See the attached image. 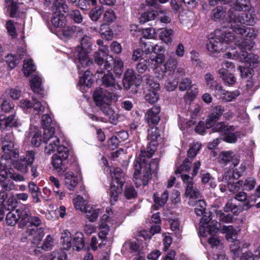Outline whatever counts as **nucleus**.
I'll return each mask as SVG.
<instances>
[{"label":"nucleus","mask_w":260,"mask_h":260,"mask_svg":"<svg viewBox=\"0 0 260 260\" xmlns=\"http://www.w3.org/2000/svg\"><path fill=\"white\" fill-rule=\"evenodd\" d=\"M91 45V38L84 36L81 40V46H77L73 52V57L79 72L83 71V69L93 63L92 61L88 58L87 51L90 48Z\"/></svg>","instance_id":"obj_2"},{"label":"nucleus","mask_w":260,"mask_h":260,"mask_svg":"<svg viewBox=\"0 0 260 260\" xmlns=\"http://www.w3.org/2000/svg\"><path fill=\"white\" fill-rule=\"evenodd\" d=\"M147 159L139 156L134 161V181L137 187L147 185L151 178V172L156 171L158 168V158L153 159L151 163H148Z\"/></svg>","instance_id":"obj_1"},{"label":"nucleus","mask_w":260,"mask_h":260,"mask_svg":"<svg viewBox=\"0 0 260 260\" xmlns=\"http://www.w3.org/2000/svg\"><path fill=\"white\" fill-rule=\"evenodd\" d=\"M229 11L233 9L234 12H239L242 10H246L249 9L250 6L249 0H237L236 2L231 6Z\"/></svg>","instance_id":"obj_35"},{"label":"nucleus","mask_w":260,"mask_h":260,"mask_svg":"<svg viewBox=\"0 0 260 260\" xmlns=\"http://www.w3.org/2000/svg\"><path fill=\"white\" fill-rule=\"evenodd\" d=\"M173 35L174 30L172 29H161L159 37L164 42L168 44L172 42Z\"/></svg>","instance_id":"obj_45"},{"label":"nucleus","mask_w":260,"mask_h":260,"mask_svg":"<svg viewBox=\"0 0 260 260\" xmlns=\"http://www.w3.org/2000/svg\"><path fill=\"white\" fill-rule=\"evenodd\" d=\"M191 165V162L188 158L185 159L183 164L175 171V174H181L183 172H188L190 169Z\"/></svg>","instance_id":"obj_60"},{"label":"nucleus","mask_w":260,"mask_h":260,"mask_svg":"<svg viewBox=\"0 0 260 260\" xmlns=\"http://www.w3.org/2000/svg\"><path fill=\"white\" fill-rule=\"evenodd\" d=\"M102 83L104 86L106 87H117L120 89V86L117 84L115 79L113 75L111 73L105 74L102 78Z\"/></svg>","instance_id":"obj_38"},{"label":"nucleus","mask_w":260,"mask_h":260,"mask_svg":"<svg viewBox=\"0 0 260 260\" xmlns=\"http://www.w3.org/2000/svg\"><path fill=\"white\" fill-rule=\"evenodd\" d=\"M42 79L37 75H34L30 79V87L34 92L40 94L43 90Z\"/></svg>","instance_id":"obj_33"},{"label":"nucleus","mask_w":260,"mask_h":260,"mask_svg":"<svg viewBox=\"0 0 260 260\" xmlns=\"http://www.w3.org/2000/svg\"><path fill=\"white\" fill-rule=\"evenodd\" d=\"M224 111V108L219 105L213 107L211 109V114L206 120V127L210 128L218 120Z\"/></svg>","instance_id":"obj_20"},{"label":"nucleus","mask_w":260,"mask_h":260,"mask_svg":"<svg viewBox=\"0 0 260 260\" xmlns=\"http://www.w3.org/2000/svg\"><path fill=\"white\" fill-rule=\"evenodd\" d=\"M238 50L234 48L235 51H238L240 54L243 53L244 52H247V51H250L253 47V43L251 40H245L242 41V42L237 45Z\"/></svg>","instance_id":"obj_47"},{"label":"nucleus","mask_w":260,"mask_h":260,"mask_svg":"<svg viewBox=\"0 0 260 260\" xmlns=\"http://www.w3.org/2000/svg\"><path fill=\"white\" fill-rule=\"evenodd\" d=\"M67 256L66 253L61 250L54 251L50 254L49 260H66Z\"/></svg>","instance_id":"obj_62"},{"label":"nucleus","mask_w":260,"mask_h":260,"mask_svg":"<svg viewBox=\"0 0 260 260\" xmlns=\"http://www.w3.org/2000/svg\"><path fill=\"white\" fill-rule=\"evenodd\" d=\"M36 70V66L31 59H26L24 60L23 71L26 77L28 76L32 72Z\"/></svg>","instance_id":"obj_48"},{"label":"nucleus","mask_w":260,"mask_h":260,"mask_svg":"<svg viewBox=\"0 0 260 260\" xmlns=\"http://www.w3.org/2000/svg\"><path fill=\"white\" fill-rule=\"evenodd\" d=\"M160 112V108L154 106L149 109L145 114V118L149 124H156L160 118L158 114Z\"/></svg>","instance_id":"obj_23"},{"label":"nucleus","mask_w":260,"mask_h":260,"mask_svg":"<svg viewBox=\"0 0 260 260\" xmlns=\"http://www.w3.org/2000/svg\"><path fill=\"white\" fill-rule=\"evenodd\" d=\"M0 185L4 191H11L17 189L14 182L10 179L4 181L1 180Z\"/></svg>","instance_id":"obj_57"},{"label":"nucleus","mask_w":260,"mask_h":260,"mask_svg":"<svg viewBox=\"0 0 260 260\" xmlns=\"http://www.w3.org/2000/svg\"><path fill=\"white\" fill-rule=\"evenodd\" d=\"M72 247L74 249L76 248L77 251H79L84 247V241L82 235L80 234L74 239Z\"/></svg>","instance_id":"obj_53"},{"label":"nucleus","mask_w":260,"mask_h":260,"mask_svg":"<svg viewBox=\"0 0 260 260\" xmlns=\"http://www.w3.org/2000/svg\"><path fill=\"white\" fill-rule=\"evenodd\" d=\"M116 98L115 93H110L101 87L96 88L93 93L94 102L100 108L103 106L111 105L112 101Z\"/></svg>","instance_id":"obj_14"},{"label":"nucleus","mask_w":260,"mask_h":260,"mask_svg":"<svg viewBox=\"0 0 260 260\" xmlns=\"http://www.w3.org/2000/svg\"><path fill=\"white\" fill-rule=\"evenodd\" d=\"M226 8L223 6H217L214 8L211 12V18L215 21L222 19L225 16Z\"/></svg>","instance_id":"obj_37"},{"label":"nucleus","mask_w":260,"mask_h":260,"mask_svg":"<svg viewBox=\"0 0 260 260\" xmlns=\"http://www.w3.org/2000/svg\"><path fill=\"white\" fill-rule=\"evenodd\" d=\"M169 192L167 190L165 191L160 196L158 197L157 193L153 195V200L155 203V207L157 209L160 207H162L167 203L168 200Z\"/></svg>","instance_id":"obj_40"},{"label":"nucleus","mask_w":260,"mask_h":260,"mask_svg":"<svg viewBox=\"0 0 260 260\" xmlns=\"http://www.w3.org/2000/svg\"><path fill=\"white\" fill-rule=\"evenodd\" d=\"M54 133V127L45 128L44 131L43 142L46 144L44 151L46 154H51L59 146V139Z\"/></svg>","instance_id":"obj_11"},{"label":"nucleus","mask_w":260,"mask_h":260,"mask_svg":"<svg viewBox=\"0 0 260 260\" xmlns=\"http://www.w3.org/2000/svg\"><path fill=\"white\" fill-rule=\"evenodd\" d=\"M200 167V161H196L193 164V169L192 172V177H190L187 174H181V175L182 181L186 185L185 196L189 198L188 204L190 206H194L195 201L202 197L200 190L193 185V177L197 174Z\"/></svg>","instance_id":"obj_4"},{"label":"nucleus","mask_w":260,"mask_h":260,"mask_svg":"<svg viewBox=\"0 0 260 260\" xmlns=\"http://www.w3.org/2000/svg\"><path fill=\"white\" fill-rule=\"evenodd\" d=\"M200 226L199 228V233L201 236L206 237L208 234L211 235L208 239V243L214 247L217 246L222 247L220 245V241L218 238L214 235L219 231L217 226L218 222L214 220H212L210 215H204L200 220Z\"/></svg>","instance_id":"obj_3"},{"label":"nucleus","mask_w":260,"mask_h":260,"mask_svg":"<svg viewBox=\"0 0 260 260\" xmlns=\"http://www.w3.org/2000/svg\"><path fill=\"white\" fill-rule=\"evenodd\" d=\"M224 57L227 58L239 59L240 61L244 62L250 66H254L258 61V57L256 55L247 52H243V53L240 54L238 51H235V49H232L230 51L226 53Z\"/></svg>","instance_id":"obj_15"},{"label":"nucleus","mask_w":260,"mask_h":260,"mask_svg":"<svg viewBox=\"0 0 260 260\" xmlns=\"http://www.w3.org/2000/svg\"><path fill=\"white\" fill-rule=\"evenodd\" d=\"M52 2V9L54 12L66 13L68 7L64 0H46V4L49 5Z\"/></svg>","instance_id":"obj_25"},{"label":"nucleus","mask_w":260,"mask_h":260,"mask_svg":"<svg viewBox=\"0 0 260 260\" xmlns=\"http://www.w3.org/2000/svg\"><path fill=\"white\" fill-rule=\"evenodd\" d=\"M60 240L62 249L68 250L72 247L71 234L69 231L66 230L63 231L61 233Z\"/></svg>","instance_id":"obj_30"},{"label":"nucleus","mask_w":260,"mask_h":260,"mask_svg":"<svg viewBox=\"0 0 260 260\" xmlns=\"http://www.w3.org/2000/svg\"><path fill=\"white\" fill-rule=\"evenodd\" d=\"M194 212L198 216H201L203 214L206 209V203L204 200H202L201 198L195 201Z\"/></svg>","instance_id":"obj_51"},{"label":"nucleus","mask_w":260,"mask_h":260,"mask_svg":"<svg viewBox=\"0 0 260 260\" xmlns=\"http://www.w3.org/2000/svg\"><path fill=\"white\" fill-rule=\"evenodd\" d=\"M256 184V180L252 177H249L245 181H242V188L244 190L250 191L254 189Z\"/></svg>","instance_id":"obj_54"},{"label":"nucleus","mask_w":260,"mask_h":260,"mask_svg":"<svg viewBox=\"0 0 260 260\" xmlns=\"http://www.w3.org/2000/svg\"><path fill=\"white\" fill-rule=\"evenodd\" d=\"M111 105H105L101 107V110L105 116L107 117L110 122L113 124H116L119 115L110 107Z\"/></svg>","instance_id":"obj_26"},{"label":"nucleus","mask_w":260,"mask_h":260,"mask_svg":"<svg viewBox=\"0 0 260 260\" xmlns=\"http://www.w3.org/2000/svg\"><path fill=\"white\" fill-rule=\"evenodd\" d=\"M17 210L19 213V219H20V225L23 226L26 225L31 217L30 211L27 206Z\"/></svg>","instance_id":"obj_31"},{"label":"nucleus","mask_w":260,"mask_h":260,"mask_svg":"<svg viewBox=\"0 0 260 260\" xmlns=\"http://www.w3.org/2000/svg\"><path fill=\"white\" fill-rule=\"evenodd\" d=\"M246 169L245 166L241 164L239 169H235L232 173L231 170H229L225 172L222 178V181L224 183V185L228 186L229 190L234 193L238 192L240 189V187H242V180H239L236 182H234L235 179H238L242 175V174L245 171Z\"/></svg>","instance_id":"obj_7"},{"label":"nucleus","mask_w":260,"mask_h":260,"mask_svg":"<svg viewBox=\"0 0 260 260\" xmlns=\"http://www.w3.org/2000/svg\"><path fill=\"white\" fill-rule=\"evenodd\" d=\"M136 76L132 70H127L124 74L123 79V86L125 89H129L131 87L136 83Z\"/></svg>","instance_id":"obj_28"},{"label":"nucleus","mask_w":260,"mask_h":260,"mask_svg":"<svg viewBox=\"0 0 260 260\" xmlns=\"http://www.w3.org/2000/svg\"><path fill=\"white\" fill-rule=\"evenodd\" d=\"M191 81L189 78H184L182 79L179 85V88L180 90L185 91L186 90H189L188 88L190 87L192 91H193V95H196L198 94V88L194 85H191Z\"/></svg>","instance_id":"obj_39"},{"label":"nucleus","mask_w":260,"mask_h":260,"mask_svg":"<svg viewBox=\"0 0 260 260\" xmlns=\"http://www.w3.org/2000/svg\"><path fill=\"white\" fill-rule=\"evenodd\" d=\"M232 9L228 11V18L227 21L230 27L233 30L237 29L238 27H242V24H245L247 25H252L255 20L254 14L248 12L241 13L234 12Z\"/></svg>","instance_id":"obj_5"},{"label":"nucleus","mask_w":260,"mask_h":260,"mask_svg":"<svg viewBox=\"0 0 260 260\" xmlns=\"http://www.w3.org/2000/svg\"><path fill=\"white\" fill-rule=\"evenodd\" d=\"M236 34L245 36L247 38L253 39L255 38L256 31L252 27H246L242 26V27H238V29L233 30Z\"/></svg>","instance_id":"obj_41"},{"label":"nucleus","mask_w":260,"mask_h":260,"mask_svg":"<svg viewBox=\"0 0 260 260\" xmlns=\"http://www.w3.org/2000/svg\"><path fill=\"white\" fill-rule=\"evenodd\" d=\"M17 210H13L9 212L6 218L7 223L9 225H14L19 219V213Z\"/></svg>","instance_id":"obj_49"},{"label":"nucleus","mask_w":260,"mask_h":260,"mask_svg":"<svg viewBox=\"0 0 260 260\" xmlns=\"http://www.w3.org/2000/svg\"><path fill=\"white\" fill-rule=\"evenodd\" d=\"M63 36L67 38H71L73 35L82 32L83 29L80 27L75 25H64L61 29Z\"/></svg>","instance_id":"obj_36"},{"label":"nucleus","mask_w":260,"mask_h":260,"mask_svg":"<svg viewBox=\"0 0 260 260\" xmlns=\"http://www.w3.org/2000/svg\"><path fill=\"white\" fill-rule=\"evenodd\" d=\"M74 207L76 210H79L83 211L86 207L85 201L83 198L80 196H77L73 200Z\"/></svg>","instance_id":"obj_52"},{"label":"nucleus","mask_w":260,"mask_h":260,"mask_svg":"<svg viewBox=\"0 0 260 260\" xmlns=\"http://www.w3.org/2000/svg\"><path fill=\"white\" fill-rule=\"evenodd\" d=\"M110 172L112 182L109 189V195L111 204H114L118 200L119 194L122 191L124 174L119 168L111 169Z\"/></svg>","instance_id":"obj_6"},{"label":"nucleus","mask_w":260,"mask_h":260,"mask_svg":"<svg viewBox=\"0 0 260 260\" xmlns=\"http://www.w3.org/2000/svg\"><path fill=\"white\" fill-rule=\"evenodd\" d=\"M155 18V11H150L143 13L139 18L141 23H145L147 21L154 20Z\"/></svg>","instance_id":"obj_55"},{"label":"nucleus","mask_w":260,"mask_h":260,"mask_svg":"<svg viewBox=\"0 0 260 260\" xmlns=\"http://www.w3.org/2000/svg\"><path fill=\"white\" fill-rule=\"evenodd\" d=\"M109 218V215L104 214L103 215L101 219V223L100 225L99 238L101 242L99 243L100 247H103L107 242V235L110 231V227L107 225L106 222Z\"/></svg>","instance_id":"obj_18"},{"label":"nucleus","mask_w":260,"mask_h":260,"mask_svg":"<svg viewBox=\"0 0 260 260\" xmlns=\"http://www.w3.org/2000/svg\"><path fill=\"white\" fill-rule=\"evenodd\" d=\"M2 149L5 153L10 154L14 158L19 156V150L15 148L16 145L15 139L13 133L10 132L3 135L1 138Z\"/></svg>","instance_id":"obj_12"},{"label":"nucleus","mask_w":260,"mask_h":260,"mask_svg":"<svg viewBox=\"0 0 260 260\" xmlns=\"http://www.w3.org/2000/svg\"><path fill=\"white\" fill-rule=\"evenodd\" d=\"M51 164L53 169L56 171L59 175H63L68 169V159L59 157L55 155H53L52 157Z\"/></svg>","instance_id":"obj_21"},{"label":"nucleus","mask_w":260,"mask_h":260,"mask_svg":"<svg viewBox=\"0 0 260 260\" xmlns=\"http://www.w3.org/2000/svg\"><path fill=\"white\" fill-rule=\"evenodd\" d=\"M103 13V9L101 7H96L92 9L89 12V16L92 21H97L101 17Z\"/></svg>","instance_id":"obj_56"},{"label":"nucleus","mask_w":260,"mask_h":260,"mask_svg":"<svg viewBox=\"0 0 260 260\" xmlns=\"http://www.w3.org/2000/svg\"><path fill=\"white\" fill-rule=\"evenodd\" d=\"M66 22L67 19L62 13L53 12L51 22L55 28L61 29L66 25Z\"/></svg>","instance_id":"obj_24"},{"label":"nucleus","mask_w":260,"mask_h":260,"mask_svg":"<svg viewBox=\"0 0 260 260\" xmlns=\"http://www.w3.org/2000/svg\"><path fill=\"white\" fill-rule=\"evenodd\" d=\"M26 233L32 237V239L30 238L29 240H31V243L34 247H38L45 235L44 229L42 228H28Z\"/></svg>","instance_id":"obj_19"},{"label":"nucleus","mask_w":260,"mask_h":260,"mask_svg":"<svg viewBox=\"0 0 260 260\" xmlns=\"http://www.w3.org/2000/svg\"><path fill=\"white\" fill-rule=\"evenodd\" d=\"M148 140L149 141L146 149L141 150L140 156L149 159L151 157L156 149L158 142L161 140L159 129L155 126L151 127L148 131Z\"/></svg>","instance_id":"obj_8"},{"label":"nucleus","mask_w":260,"mask_h":260,"mask_svg":"<svg viewBox=\"0 0 260 260\" xmlns=\"http://www.w3.org/2000/svg\"><path fill=\"white\" fill-rule=\"evenodd\" d=\"M36 152L33 150L27 151L25 155L21 156L19 159L13 162V167L22 173L28 172V166H31L35 159Z\"/></svg>","instance_id":"obj_13"},{"label":"nucleus","mask_w":260,"mask_h":260,"mask_svg":"<svg viewBox=\"0 0 260 260\" xmlns=\"http://www.w3.org/2000/svg\"><path fill=\"white\" fill-rule=\"evenodd\" d=\"M90 66L91 65L86 67L85 69H83V71L79 72L78 70L79 74L84 72V74L82 76L80 77L79 79V83L81 85L89 87L93 83L92 75L88 69V67Z\"/></svg>","instance_id":"obj_29"},{"label":"nucleus","mask_w":260,"mask_h":260,"mask_svg":"<svg viewBox=\"0 0 260 260\" xmlns=\"http://www.w3.org/2000/svg\"><path fill=\"white\" fill-rule=\"evenodd\" d=\"M221 35L218 30H216L214 33L208 35V40L206 44V48L211 53L219 52L223 49L221 41L219 40L218 36Z\"/></svg>","instance_id":"obj_17"},{"label":"nucleus","mask_w":260,"mask_h":260,"mask_svg":"<svg viewBox=\"0 0 260 260\" xmlns=\"http://www.w3.org/2000/svg\"><path fill=\"white\" fill-rule=\"evenodd\" d=\"M201 148V145L200 144L198 143L193 144L188 150V157L192 158H194L198 154Z\"/></svg>","instance_id":"obj_63"},{"label":"nucleus","mask_w":260,"mask_h":260,"mask_svg":"<svg viewBox=\"0 0 260 260\" xmlns=\"http://www.w3.org/2000/svg\"><path fill=\"white\" fill-rule=\"evenodd\" d=\"M219 162L224 166L229 165V168L233 169L239 163L240 157L232 151H223L218 156Z\"/></svg>","instance_id":"obj_16"},{"label":"nucleus","mask_w":260,"mask_h":260,"mask_svg":"<svg viewBox=\"0 0 260 260\" xmlns=\"http://www.w3.org/2000/svg\"><path fill=\"white\" fill-rule=\"evenodd\" d=\"M211 127H212L213 132H218L221 135H224L229 131L233 129V126L225 125L223 122H218L215 125L214 124Z\"/></svg>","instance_id":"obj_46"},{"label":"nucleus","mask_w":260,"mask_h":260,"mask_svg":"<svg viewBox=\"0 0 260 260\" xmlns=\"http://www.w3.org/2000/svg\"><path fill=\"white\" fill-rule=\"evenodd\" d=\"M18 125V119L15 114L6 117L0 115V128L4 130L8 127H16Z\"/></svg>","instance_id":"obj_22"},{"label":"nucleus","mask_w":260,"mask_h":260,"mask_svg":"<svg viewBox=\"0 0 260 260\" xmlns=\"http://www.w3.org/2000/svg\"><path fill=\"white\" fill-rule=\"evenodd\" d=\"M123 249L128 250L131 252H139L143 253L145 250L141 248L137 241H127L123 245Z\"/></svg>","instance_id":"obj_32"},{"label":"nucleus","mask_w":260,"mask_h":260,"mask_svg":"<svg viewBox=\"0 0 260 260\" xmlns=\"http://www.w3.org/2000/svg\"><path fill=\"white\" fill-rule=\"evenodd\" d=\"M165 56L163 54H158L156 56L152 55L148 59L141 58L136 66L137 71L143 73L149 69H155L158 66L164 63Z\"/></svg>","instance_id":"obj_10"},{"label":"nucleus","mask_w":260,"mask_h":260,"mask_svg":"<svg viewBox=\"0 0 260 260\" xmlns=\"http://www.w3.org/2000/svg\"><path fill=\"white\" fill-rule=\"evenodd\" d=\"M144 81L146 83L145 96L146 101L150 104L156 103L159 100V84L154 81V77L152 76H145Z\"/></svg>","instance_id":"obj_9"},{"label":"nucleus","mask_w":260,"mask_h":260,"mask_svg":"<svg viewBox=\"0 0 260 260\" xmlns=\"http://www.w3.org/2000/svg\"><path fill=\"white\" fill-rule=\"evenodd\" d=\"M221 33L220 36H218L219 40L221 41V44L225 43L229 44L235 40V37L233 34L231 32H226L222 31L221 30L218 29Z\"/></svg>","instance_id":"obj_50"},{"label":"nucleus","mask_w":260,"mask_h":260,"mask_svg":"<svg viewBox=\"0 0 260 260\" xmlns=\"http://www.w3.org/2000/svg\"><path fill=\"white\" fill-rule=\"evenodd\" d=\"M221 231L223 233H226V237L229 241L233 242L236 239L237 231L232 225H224Z\"/></svg>","instance_id":"obj_43"},{"label":"nucleus","mask_w":260,"mask_h":260,"mask_svg":"<svg viewBox=\"0 0 260 260\" xmlns=\"http://www.w3.org/2000/svg\"><path fill=\"white\" fill-rule=\"evenodd\" d=\"M219 77L229 85H233L236 81V78L226 69L221 68L218 71Z\"/></svg>","instance_id":"obj_34"},{"label":"nucleus","mask_w":260,"mask_h":260,"mask_svg":"<svg viewBox=\"0 0 260 260\" xmlns=\"http://www.w3.org/2000/svg\"><path fill=\"white\" fill-rule=\"evenodd\" d=\"M155 18H157L161 23H168L172 20L171 13L163 10L155 11Z\"/></svg>","instance_id":"obj_44"},{"label":"nucleus","mask_w":260,"mask_h":260,"mask_svg":"<svg viewBox=\"0 0 260 260\" xmlns=\"http://www.w3.org/2000/svg\"><path fill=\"white\" fill-rule=\"evenodd\" d=\"M240 94V92L238 90L233 91H229L225 90L224 96L222 101L226 102H230L235 99Z\"/></svg>","instance_id":"obj_61"},{"label":"nucleus","mask_w":260,"mask_h":260,"mask_svg":"<svg viewBox=\"0 0 260 260\" xmlns=\"http://www.w3.org/2000/svg\"><path fill=\"white\" fill-rule=\"evenodd\" d=\"M78 182L76 176L71 171L67 172L64 174V183L67 187L70 190H73Z\"/></svg>","instance_id":"obj_27"},{"label":"nucleus","mask_w":260,"mask_h":260,"mask_svg":"<svg viewBox=\"0 0 260 260\" xmlns=\"http://www.w3.org/2000/svg\"><path fill=\"white\" fill-rule=\"evenodd\" d=\"M57 150V153L53 155L68 159L70 154V149L68 147L61 145L58 147Z\"/></svg>","instance_id":"obj_59"},{"label":"nucleus","mask_w":260,"mask_h":260,"mask_svg":"<svg viewBox=\"0 0 260 260\" xmlns=\"http://www.w3.org/2000/svg\"><path fill=\"white\" fill-rule=\"evenodd\" d=\"M116 15L113 10L109 9L105 11L103 19L107 23H112L116 19Z\"/></svg>","instance_id":"obj_64"},{"label":"nucleus","mask_w":260,"mask_h":260,"mask_svg":"<svg viewBox=\"0 0 260 260\" xmlns=\"http://www.w3.org/2000/svg\"><path fill=\"white\" fill-rule=\"evenodd\" d=\"M87 218L90 221H95L98 217L100 210L91 205H86L84 210Z\"/></svg>","instance_id":"obj_42"},{"label":"nucleus","mask_w":260,"mask_h":260,"mask_svg":"<svg viewBox=\"0 0 260 260\" xmlns=\"http://www.w3.org/2000/svg\"><path fill=\"white\" fill-rule=\"evenodd\" d=\"M177 64V59L174 57H170L165 64L166 71H174L176 68Z\"/></svg>","instance_id":"obj_58"}]
</instances>
